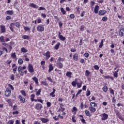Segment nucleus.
<instances>
[{
	"label": "nucleus",
	"mask_w": 124,
	"mask_h": 124,
	"mask_svg": "<svg viewBox=\"0 0 124 124\" xmlns=\"http://www.w3.org/2000/svg\"><path fill=\"white\" fill-rule=\"evenodd\" d=\"M27 68V67L26 66H19L17 68V71L18 73L21 76H23L24 75V69H26Z\"/></svg>",
	"instance_id": "1"
},
{
	"label": "nucleus",
	"mask_w": 124,
	"mask_h": 124,
	"mask_svg": "<svg viewBox=\"0 0 124 124\" xmlns=\"http://www.w3.org/2000/svg\"><path fill=\"white\" fill-rule=\"evenodd\" d=\"M5 95L8 97L11 95V90L9 88H6L5 91Z\"/></svg>",
	"instance_id": "2"
},
{
	"label": "nucleus",
	"mask_w": 124,
	"mask_h": 124,
	"mask_svg": "<svg viewBox=\"0 0 124 124\" xmlns=\"http://www.w3.org/2000/svg\"><path fill=\"white\" fill-rule=\"evenodd\" d=\"M29 71L30 73H32L34 72V70L33 69V66L31 64H30L28 65Z\"/></svg>",
	"instance_id": "3"
},
{
	"label": "nucleus",
	"mask_w": 124,
	"mask_h": 124,
	"mask_svg": "<svg viewBox=\"0 0 124 124\" xmlns=\"http://www.w3.org/2000/svg\"><path fill=\"white\" fill-rule=\"evenodd\" d=\"M34 108L36 110H40V109L42 108V105H41V104L38 103L35 105Z\"/></svg>",
	"instance_id": "4"
},
{
	"label": "nucleus",
	"mask_w": 124,
	"mask_h": 124,
	"mask_svg": "<svg viewBox=\"0 0 124 124\" xmlns=\"http://www.w3.org/2000/svg\"><path fill=\"white\" fill-rule=\"evenodd\" d=\"M18 98L20 99L21 103H25V102H26V99H25V98L23 97L22 95H19Z\"/></svg>",
	"instance_id": "5"
},
{
	"label": "nucleus",
	"mask_w": 124,
	"mask_h": 124,
	"mask_svg": "<svg viewBox=\"0 0 124 124\" xmlns=\"http://www.w3.org/2000/svg\"><path fill=\"white\" fill-rule=\"evenodd\" d=\"M37 30L38 31H44V28L41 25H39L37 27Z\"/></svg>",
	"instance_id": "6"
},
{
	"label": "nucleus",
	"mask_w": 124,
	"mask_h": 124,
	"mask_svg": "<svg viewBox=\"0 0 124 124\" xmlns=\"http://www.w3.org/2000/svg\"><path fill=\"white\" fill-rule=\"evenodd\" d=\"M103 117L101 118L102 121H105L108 119V115L106 113H103Z\"/></svg>",
	"instance_id": "7"
},
{
	"label": "nucleus",
	"mask_w": 124,
	"mask_h": 124,
	"mask_svg": "<svg viewBox=\"0 0 124 124\" xmlns=\"http://www.w3.org/2000/svg\"><path fill=\"white\" fill-rule=\"evenodd\" d=\"M107 11H105V10H100L99 11V13H98V15L100 16H102L103 15H105V14L106 13H107Z\"/></svg>",
	"instance_id": "8"
},
{
	"label": "nucleus",
	"mask_w": 124,
	"mask_h": 124,
	"mask_svg": "<svg viewBox=\"0 0 124 124\" xmlns=\"http://www.w3.org/2000/svg\"><path fill=\"white\" fill-rule=\"evenodd\" d=\"M119 35L121 37L124 36V28H122L119 31Z\"/></svg>",
	"instance_id": "9"
},
{
	"label": "nucleus",
	"mask_w": 124,
	"mask_h": 124,
	"mask_svg": "<svg viewBox=\"0 0 124 124\" xmlns=\"http://www.w3.org/2000/svg\"><path fill=\"white\" fill-rule=\"evenodd\" d=\"M99 9V6L98 5H96L95 8H94V13L95 14H97V13H98V10Z\"/></svg>",
	"instance_id": "10"
},
{
	"label": "nucleus",
	"mask_w": 124,
	"mask_h": 124,
	"mask_svg": "<svg viewBox=\"0 0 124 124\" xmlns=\"http://www.w3.org/2000/svg\"><path fill=\"white\" fill-rule=\"evenodd\" d=\"M30 6H31V7H33V8H38V6L36 5L35 4L33 3H30Z\"/></svg>",
	"instance_id": "11"
},
{
	"label": "nucleus",
	"mask_w": 124,
	"mask_h": 124,
	"mask_svg": "<svg viewBox=\"0 0 124 124\" xmlns=\"http://www.w3.org/2000/svg\"><path fill=\"white\" fill-rule=\"evenodd\" d=\"M41 121L44 124H46V123H48L49 122V120L46 119L45 118H42L41 119Z\"/></svg>",
	"instance_id": "12"
},
{
	"label": "nucleus",
	"mask_w": 124,
	"mask_h": 124,
	"mask_svg": "<svg viewBox=\"0 0 124 124\" xmlns=\"http://www.w3.org/2000/svg\"><path fill=\"white\" fill-rule=\"evenodd\" d=\"M0 28H1V32L2 33L5 32V26L1 25Z\"/></svg>",
	"instance_id": "13"
},
{
	"label": "nucleus",
	"mask_w": 124,
	"mask_h": 124,
	"mask_svg": "<svg viewBox=\"0 0 124 124\" xmlns=\"http://www.w3.org/2000/svg\"><path fill=\"white\" fill-rule=\"evenodd\" d=\"M48 71L49 72H51V71H52V70H53L54 69V67L53 66V65L52 64H50L48 66Z\"/></svg>",
	"instance_id": "14"
},
{
	"label": "nucleus",
	"mask_w": 124,
	"mask_h": 124,
	"mask_svg": "<svg viewBox=\"0 0 124 124\" xmlns=\"http://www.w3.org/2000/svg\"><path fill=\"white\" fill-rule=\"evenodd\" d=\"M44 56H46V59L48 60V59L50 58V52H49V51H47L46 53H45L44 54Z\"/></svg>",
	"instance_id": "15"
},
{
	"label": "nucleus",
	"mask_w": 124,
	"mask_h": 124,
	"mask_svg": "<svg viewBox=\"0 0 124 124\" xmlns=\"http://www.w3.org/2000/svg\"><path fill=\"white\" fill-rule=\"evenodd\" d=\"M89 109L91 111V112H92V113H94V112L96 111V109H95V108L93 107H89Z\"/></svg>",
	"instance_id": "16"
},
{
	"label": "nucleus",
	"mask_w": 124,
	"mask_h": 124,
	"mask_svg": "<svg viewBox=\"0 0 124 124\" xmlns=\"http://www.w3.org/2000/svg\"><path fill=\"white\" fill-rule=\"evenodd\" d=\"M6 13L7 14V15H13V11L12 10H9V11H7L6 12Z\"/></svg>",
	"instance_id": "17"
},
{
	"label": "nucleus",
	"mask_w": 124,
	"mask_h": 124,
	"mask_svg": "<svg viewBox=\"0 0 124 124\" xmlns=\"http://www.w3.org/2000/svg\"><path fill=\"white\" fill-rule=\"evenodd\" d=\"M53 92H51L50 93V95L51 96H52V97H55L56 96V95H55V92H56V89L53 88Z\"/></svg>",
	"instance_id": "18"
},
{
	"label": "nucleus",
	"mask_w": 124,
	"mask_h": 124,
	"mask_svg": "<svg viewBox=\"0 0 124 124\" xmlns=\"http://www.w3.org/2000/svg\"><path fill=\"white\" fill-rule=\"evenodd\" d=\"M0 42H1L2 43L5 42V39H4V37L3 36L0 37Z\"/></svg>",
	"instance_id": "19"
},
{
	"label": "nucleus",
	"mask_w": 124,
	"mask_h": 124,
	"mask_svg": "<svg viewBox=\"0 0 124 124\" xmlns=\"http://www.w3.org/2000/svg\"><path fill=\"white\" fill-rule=\"evenodd\" d=\"M73 59L74 61H78V54L75 53L73 55Z\"/></svg>",
	"instance_id": "20"
},
{
	"label": "nucleus",
	"mask_w": 124,
	"mask_h": 124,
	"mask_svg": "<svg viewBox=\"0 0 124 124\" xmlns=\"http://www.w3.org/2000/svg\"><path fill=\"white\" fill-rule=\"evenodd\" d=\"M90 104H91V106L92 107H93H93H96V106H97V104L94 102H92L90 103Z\"/></svg>",
	"instance_id": "21"
},
{
	"label": "nucleus",
	"mask_w": 124,
	"mask_h": 124,
	"mask_svg": "<svg viewBox=\"0 0 124 124\" xmlns=\"http://www.w3.org/2000/svg\"><path fill=\"white\" fill-rule=\"evenodd\" d=\"M72 75V73L67 72L66 74V76L69 77V78H71V76Z\"/></svg>",
	"instance_id": "22"
},
{
	"label": "nucleus",
	"mask_w": 124,
	"mask_h": 124,
	"mask_svg": "<svg viewBox=\"0 0 124 124\" xmlns=\"http://www.w3.org/2000/svg\"><path fill=\"white\" fill-rule=\"evenodd\" d=\"M60 45H61V43H60L59 42L57 43L56 45L55 46H54V49H55V50H58L59 49V48L60 47Z\"/></svg>",
	"instance_id": "23"
},
{
	"label": "nucleus",
	"mask_w": 124,
	"mask_h": 124,
	"mask_svg": "<svg viewBox=\"0 0 124 124\" xmlns=\"http://www.w3.org/2000/svg\"><path fill=\"white\" fill-rule=\"evenodd\" d=\"M32 79L33 81H34L35 84H38V78H37L34 77Z\"/></svg>",
	"instance_id": "24"
},
{
	"label": "nucleus",
	"mask_w": 124,
	"mask_h": 124,
	"mask_svg": "<svg viewBox=\"0 0 124 124\" xmlns=\"http://www.w3.org/2000/svg\"><path fill=\"white\" fill-rule=\"evenodd\" d=\"M59 37V39H60V40H62V41H64V40H65L66 39L65 37H63L62 35H61Z\"/></svg>",
	"instance_id": "25"
},
{
	"label": "nucleus",
	"mask_w": 124,
	"mask_h": 124,
	"mask_svg": "<svg viewBox=\"0 0 124 124\" xmlns=\"http://www.w3.org/2000/svg\"><path fill=\"white\" fill-rule=\"evenodd\" d=\"M114 112H115V114L116 116H119L120 114V112H119V110L117 108H114Z\"/></svg>",
	"instance_id": "26"
},
{
	"label": "nucleus",
	"mask_w": 124,
	"mask_h": 124,
	"mask_svg": "<svg viewBox=\"0 0 124 124\" xmlns=\"http://www.w3.org/2000/svg\"><path fill=\"white\" fill-rule=\"evenodd\" d=\"M57 65H58V68L62 69V68L63 67V65L62 63L61 62H59L57 63Z\"/></svg>",
	"instance_id": "27"
},
{
	"label": "nucleus",
	"mask_w": 124,
	"mask_h": 124,
	"mask_svg": "<svg viewBox=\"0 0 124 124\" xmlns=\"http://www.w3.org/2000/svg\"><path fill=\"white\" fill-rule=\"evenodd\" d=\"M61 108H59L58 109V111L59 112H63V111H64V110H65V108H63V107H60Z\"/></svg>",
	"instance_id": "28"
},
{
	"label": "nucleus",
	"mask_w": 124,
	"mask_h": 124,
	"mask_svg": "<svg viewBox=\"0 0 124 124\" xmlns=\"http://www.w3.org/2000/svg\"><path fill=\"white\" fill-rule=\"evenodd\" d=\"M21 52H22V53H27V52H28L27 49L25 48V47L21 48Z\"/></svg>",
	"instance_id": "29"
},
{
	"label": "nucleus",
	"mask_w": 124,
	"mask_h": 124,
	"mask_svg": "<svg viewBox=\"0 0 124 124\" xmlns=\"http://www.w3.org/2000/svg\"><path fill=\"white\" fill-rule=\"evenodd\" d=\"M18 62L19 64H23V63H24V61H23L22 59H19L18 60Z\"/></svg>",
	"instance_id": "30"
},
{
	"label": "nucleus",
	"mask_w": 124,
	"mask_h": 124,
	"mask_svg": "<svg viewBox=\"0 0 124 124\" xmlns=\"http://www.w3.org/2000/svg\"><path fill=\"white\" fill-rule=\"evenodd\" d=\"M85 113L86 116H88V117H91V114L90 113V111H89V110H86L85 111Z\"/></svg>",
	"instance_id": "31"
},
{
	"label": "nucleus",
	"mask_w": 124,
	"mask_h": 124,
	"mask_svg": "<svg viewBox=\"0 0 124 124\" xmlns=\"http://www.w3.org/2000/svg\"><path fill=\"white\" fill-rule=\"evenodd\" d=\"M22 38H23V39H30V36H28V35H23L22 36Z\"/></svg>",
	"instance_id": "32"
},
{
	"label": "nucleus",
	"mask_w": 124,
	"mask_h": 124,
	"mask_svg": "<svg viewBox=\"0 0 124 124\" xmlns=\"http://www.w3.org/2000/svg\"><path fill=\"white\" fill-rule=\"evenodd\" d=\"M91 74V72L89 71V70H86L85 71V76H89Z\"/></svg>",
	"instance_id": "33"
},
{
	"label": "nucleus",
	"mask_w": 124,
	"mask_h": 124,
	"mask_svg": "<svg viewBox=\"0 0 124 124\" xmlns=\"http://www.w3.org/2000/svg\"><path fill=\"white\" fill-rule=\"evenodd\" d=\"M83 83L82 81H81L80 83H77V85L78 86V88H81L82 87V83Z\"/></svg>",
	"instance_id": "34"
},
{
	"label": "nucleus",
	"mask_w": 124,
	"mask_h": 124,
	"mask_svg": "<svg viewBox=\"0 0 124 124\" xmlns=\"http://www.w3.org/2000/svg\"><path fill=\"white\" fill-rule=\"evenodd\" d=\"M61 12L62 13V14L63 15H65V13H66V12H65V11L64 10L63 8H61Z\"/></svg>",
	"instance_id": "35"
},
{
	"label": "nucleus",
	"mask_w": 124,
	"mask_h": 124,
	"mask_svg": "<svg viewBox=\"0 0 124 124\" xmlns=\"http://www.w3.org/2000/svg\"><path fill=\"white\" fill-rule=\"evenodd\" d=\"M103 90L104 91V92H105V93H106V92L108 91V88L107 87V86H104L103 88Z\"/></svg>",
	"instance_id": "36"
},
{
	"label": "nucleus",
	"mask_w": 124,
	"mask_h": 124,
	"mask_svg": "<svg viewBox=\"0 0 124 124\" xmlns=\"http://www.w3.org/2000/svg\"><path fill=\"white\" fill-rule=\"evenodd\" d=\"M78 111V109H77V108H76V107H73L72 112H75V113H76V111Z\"/></svg>",
	"instance_id": "37"
},
{
	"label": "nucleus",
	"mask_w": 124,
	"mask_h": 124,
	"mask_svg": "<svg viewBox=\"0 0 124 124\" xmlns=\"http://www.w3.org/2000/svg\"><path fill=\"white\" fill-rule=\"evenodd\" d=\"M58 62H64V59L59 57L58 59Z\"/></svg>",
	"instance_id": "38"
},
{
	"label": "nucleus",
	"mask_w": 124,
	"mask_h": 124,
	"mask_svg": "<svg viewBox=\"0 0 124 124\" xmlns=\"http://www.w3.org/2000/svg\"><path fill=\"white\" fill-rule=\"evenodd\" d=\"M11 57L13 59H16V53H12V54H11Z\"/></svg>",
	"instance_id": "39"
},
{
	"label": "nucleus",
	"mask_w": 124,
	"mask_h": 124,
	"mask_svg": "<svg viewBox=\"0 0 124 124\" xmlns=\"http://www.w3.org/2000/svg\"><path fill=\"white\" fill-rule=\"evenodd\" d=\"M90 95H91V91L87 90L86 92V96H90Z\"/></svg>",
	"instance_id": "40"
},
{
	"label": "nucleus",
	"mask_w": 124,
	"mask_h": 124,
	"mask_svg": "<svg viewBox=\"0 0 124 124\" xmlns=\"http://www.w3.org/2000/svg\"><path fill=\"white\" fill-rule=\"evenodd\" d=\"M102 21H103V22H105L106 21H107V20H108V18L107 17V16H104L102 18Z\"/></svg>",
	"instance_id": "41"
},
{
	"label": "nucleus",
	"mask_w": 124,
	"mask_h": 124,
	"mask_svg": "<svg viewBox=\"0 0 124 124\" xmlns=\"http://www.w3.org/2000/svg\"><path fill=\"white\" fill-rule=\"evenodd\" d=\"M103 46V40H101L100 44L99 46V48H101Z\"/></svg>",
	"instance_id": "42"
},
{
	"label": "nucleus",
	"mask_w": 124,
	"mask_h": 124,
	"mask_svg": "<svg viewBox=\"0 0 124 124\" xmlns=\"http://www.w3.org/2000/svg\"><path fill=\"white\" fill-rule=\"evenodd\" d=\"M117 117H118L119 119L121 120V121H124V118L121 116V114H119L118 116H117Z\"/></svg>",
	"instance_id": "43"
},
{
	"label": "nucleus",
	"mask_w": 124,
	"mask_h": 124,
	"mask_svg": "<svg viewBox=\"0 0 124 124\" xmlns=\"http://www.w3.org/2000/svg\"><path fill=\"white\" fill-rule=\"evenodd\" d=\"M8 124H14V120H9L8 122Z\"/></svg>",
	"instance_id": "44"
},
{
	"label": "nucleus",
	"mask_w": 124,
	"mask_h": 124,
	"mask_svg": "<svg viewBox=\"0 0 124 124\" xmlns=\"http://www.w3.org/2000/svg\"><path fill=\"white\" fill-rule=\"evenodd\" d=\"M20 23L19 22H16L15 26L16 27V28H20Z\"/></svg>",
	"instance_id": "45"
},
{
	"label": "nucleus",
	"mask_w": 124,
	"mask_h": 124,
	"mask_svg": "<svg viewBox=\"0 0 124 124\" xmlns=\"http://www.w3.org/2000/svg\"><path fill=\"white\" fill-rule=\"evenodd\" d=\"M17 109H18V107H17V105H14L13 107V110H17Z\"/></svg>",
	"instance_id": "46"
},
{
	"label": "nucleus",
	"mask_w": 124,
	"mask_h": 124,
	"mask_svg": "<svg viewBox=\"0 0 124 124\" xmlns=\"http://www.w3.org/2000/svg\"><path fill=\"white\" fill-rule=\"evenodd\" d=\"M94 68L96 70H98V69H99V67L98 66V65H95L94 66Z\"/></svg>",
	"instance_id": "47"
},
{
	"label": "nucleus",
	"mask_w": 124,
	"mask_h": 124,
	"mask_svg": "<svg viewBox=\"0 0 124 124\" xmlns=\"http://www.w3.org/2000/svg\"><path fill=\"white\" fill-rule=\"evenodd\" d=\"M76 84H77V83H76V81H73L72 82V85L73 86V87H76Z\"/></svg>",
	"instance_id": "48"
},
{
	"label": "nucleus",
	"mask_w": 124,
	"mask_h": 124,
	"mask_svg": "<svg viewBox=\"0 0 124 124\" xmlns=\"http://www.w3.org/2000/svg\"><path fill=\"white\" fill-rule=\"evenodd\" d=\"M41 93V89H39L36 93V95H39L40 94V93Z\"/></svg>",
	"instance_id": "49"
},
{
	"label": "nucleus",
	"mask_w": 124,
	"mask_h": 124,
	"mask_svg": "<svg viewBox=\"0 0 124 124\" xmlns=\"http://www.w3.org/2000/svg\"><path fill=\"white\" fill-rule=\"evenodd\" d=\"M21 93H22V95H24V96H26V95H27L26 92L25 91H24L23 90L21 91Z\"/></svg>",
	"instance_id": "50"
},
{
	"label": "nucleus",
	"mask_w": 124,
	"mask_h": 124,
	"mask_svg": "<svg viewBox=\"0 0 124 124\" xmlns=\"http://www.w3.org/2000/svg\"><path fill=\"white\" fill-rule=\"evenodd\" d=\"M8 87H9V88H10V89H11L12 90V91H13L14 90V88L13 87V86H12V85H11V84H9Z\"/></svg>",
	"instance_id": "51"
},
{
	"label": "nucleus",
	"mask_w": 124,
	"mask_h": 124,
	"mask_svg": "<svg viewBox=\"0 0 124 124\" xmlns=\"http://www.w3.org/2000/svg\"><path fill=\"white\" fill-rule=\"evenodd\" d=\"M84 56L85 58H89V57H90V54L86 52L84 54Z\"/></svg>",
	"instance_id": "52"
},
{
	"label": "nucleus",
	"mask_w": 124,
	"mask_h": 124,
	"mask_svg": "<svg viewBox=\"0 0 124 124\" xmlns=\"http://www.w3.org/2000/svg\"><path fill=\"white\" fill-rule=\"evenodd\" d=\"M18 114H19V111H18L17 110L13 112V115H18Z\"/></svg>",
	"instance_id": "53"
},
{
	"label": "nucleus",
	"mask_w": 124,
	"mask_h": 124,
	"mask_svg": "<svg viewBox=\"0 0 124 124\" xmlns=\"http://www.w3.org/2000/svg\"><path fill=\"white\" fill-rule=\"evenodd\" d=\"M70 18H71V19H74V18H75V16H74V14H71L70 15Z\"/></svg>",
	"instance_id": "54"
},
{
	"label": "nucleus",
	"mask_w": 124,
	"mask_h": 124,
	"mask_svg": "<svg viewBox=\"0 0 124 124\" xmlns=\"http://www.w3.org/2000/svg\"><path fill=\"white\" fill-rule=\"evenodd\" d=\"M38 10H46V9L43 7H40Z\"/></svg>",
	"instance_id": "55"
},
{
	"label": "nucleus",
	"mask_w": 124,
	"mask_h": 124,
	"mask_svg": "<svg viewBox=\"0 0 124 124\" xmlns=\"http://www.w3.org/2000/svg\"><path fill=\"white\" fill-rule=\"evenodd\" d=\"M84 29H85V26L83 25L81 26L80 28L81 31H84Z\"/></svg>",
	"instance_id": "56"
},
{
	"label": "nucleus",
	"mask_w": 124,
	"mask_h": 124,
	"mask_svg": "<svg viewBox=\"0 0 124 124\" xmlns=\"http://www.w3.org/2000/svg\"><path fill=\"white\" fill-rule=\"evenodd\" d=\"M47 107H51V103L50 102H47L46 103Z\"/></svg>",
	"instance_id": "57"
},
{
	"label": "nucleus",
	"mask_w": 124,
	"mask_h": 124,
	"mask_svg": "<svg viewBox=\"0 0 124 124\" xmlns=\"http://www.w3.org/2000/svg\"><path fill=\"white\" fill-rule=\"evenodd\" d=\"M6 20H11V16H7L6 17Z\"/></svg>",
	"instance_id": "58"
},
{
	"label": "nucleus",
	"mask_w": 124,
	"mask_h": 124,
	"mask_svg": "<svg viewBox=\"0 0 124 124\" xmlns=\"http://www.w3.org/2000/svg\"><path fill=\"white\" fill-rule=\"evenodd\" d=\"M24 28V30L25 31H31V28H29V27H25Z\"/></svg>",
	"instance_id": "59"
},
{
	"label": "nucleus",
	"mask_w": 124,
	"mask_h": 124,
	"mask_svg": "<svg viewBox=\"0 0 124 124\" xmlns=\"http://www.w3.org/2000/svg\"><path fill=\"white\" fill-rule=\"evenodd\" d=\"M11 80H12L13 81L15 80V78H14V75H12L11 78H10Z\"/></svg>",
	"instance_id": "60"
},
{
	"label": "nucleus",
	"mask_w": 124,
	"mask_h": 124,
	"mask_svg": "<svg viewBox=\"0 0 124 124\" xmlns=\"http://www.w3.org/2000/svg\"><path fill=\"white\" fill-rule=\"evenodd\" d=\"M72 121H73V123H75L76 122V120H75V116H73Z\"/></svg>",
	"instance_id": "61"
},
{
	"label": "nucleus",
	"mask_w": 124,
	"mask_h": 124,
	"mask_svg": "<svg viewBox=\"0 0 124 124\" xmlns=\"http://www.w3.org/2000/svg\"><path fill=\"white\" fill-rule=\"evenodd\" d=\"M47 80H49V82H53V79H52V78H51L47 77Z\"/></svg>",
	"instance_id": "62"
},
{
	"label": "nucleus",
	"mask_w": 124,
	"mask_h": 124,
	"mask_svg": "<svg viewBox=\"0 0 124 124\" xmlns=\"http://www.w3.org/2000/svg\"><path fill=\"white\" fill-rule=\"evenodd\" d=\"M45 63H46V62H45V61H41V65H45Z\"/></svg>",
	"instance_id": "63"
},
{
	"label": "nucleus",
	"mask_w": 124,
	"mask_h": 124,
	"mask_svg": "<svg viewBox=\"0 0 124 124\" xmlns=\"http://www.w3.org/2000/svg\"><path fill=\"white\" fill-rule=\"evenodd\" d=\"M16 25V22L15 23H11L10 24V27H14Z\"/></svg>",
	"instance_id": "64"
}]
</instances>
